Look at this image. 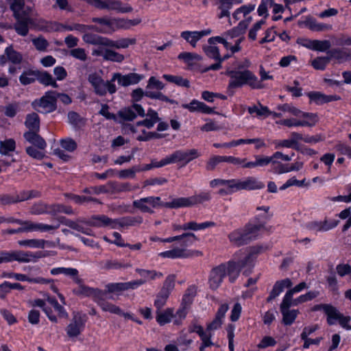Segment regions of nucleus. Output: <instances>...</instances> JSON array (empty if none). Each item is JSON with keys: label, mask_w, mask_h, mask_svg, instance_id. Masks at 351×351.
<instances>
[{"label": "nucleus", "mask_w": 351, "mask_h": 351, "mask_svg": "<svg viewBox=\"0 0 351 351\" xmlns=\"http://www.w3.org/2000/svg\"><path fill=\"white\" fill-rule=\"evenodd\" d=\"M263 250L262 245H256L236 252L233 258L227 261L230 283H234L241 272L245 276L252 274L257 257Z\"/></svg>", "instance_id": "nucleus-1"}, {"label": "nucleus", "mask_w": 351, "mask_h": 351, "mask_svg": "<svg viewBox=\"0 0 351 351\" xmlns=\"http://www.w3.org/2000/svg\"><path fill=\"white\" fill-rule=\"evenodd\" d=\"M239 65L237 69H228L225 75L229 77L227 93L229 96L234 94V90L248 86L252 89H263V84L258 81V77L249 69H243Z\"/></svg>", "instance_id": "nucleus-2"}, {"label": "nucleus", "mask_w": 351, "mask_h": 351, "mask_svg": "<svg viewBox=\"0 0 351 351\" xmlns=\"http://www.w3.org/2000/svg\"><path fill=\"white\" fill-rule=\"evenodd\" d=\"M259 226L252 225L248 221L243 227L237 228L230 232L228 238L231 244L236 247H241L250 243L258 238Z\"/></svg>", "instance_id": "nucleus-3"}, {"label": "nucleus", "mask_w": 351, "mask_h": 351, "mask_svg": "<svg viewBox=\"0 0 351 351\" xmlns=\"http://www.w3.org/2000/svg\"><path fill=\"white\" fill-rule=\"evenodd\" d=\"M199 156H200V154L196 149H187L186 151L176 150L160 161H155V168L162 167L169 164L179 162H183L185 165Z\"/></svg>", "instance_id": "nucleus-4"}, {"label": "nucleus", "mask_w": 351, "mask_h": 351, "mask_svg": "<svg viewBox=\"0 0 351 351\" xmlns=\"http://www.w3.org/2000/svg\"><path fill=\"white\" fill-rule=\"evenodd\" d=\"M87 223L89 226L98 228L109 227L112 229H121L132 225V221L126 218L112 219L101 215L93 216L88 220Z\"/></svg>", "instance_id": "nucleus-5"}, {"label": "nucleus", "mask_w": 351, "mask_h": 351, "mask_svg": "<svg viewBox=\"0 0 351 351\" xmlns=\"http://www.w3.org/2000/svg\"><path fill=\"white\" fill-rule=\"evenodd\" d=\"M46 302L52 306L60 317H67L68 314L65 311L64 307L58 304L57 300L51 297H48L45 300L42 299H34L29 301V305L32 307H39L43 309L48 318L53 322H57V318L53 315L50 309L47 307Z\"/></svg>", "instance_id": "nucleus-6"}, {"label": "nucleus", "mask_w": 351, "mask_h": 351, "mask_svg": "<svg viewBox=\"0 0 351 351\" xmlns=\"http://www.w3.org/2000/svg\"><path fill=\"white\" fill-rule=\"evenodd\" d=\"M176 278V276L174 274H169L166 277L161 289L156 295L155 307L158 310L166 304L171 293L174 289Z\"/></svg>", "instance_id": "nucleus-7"}, {"label": "nucleus", "mask_w": 351, "mask_h": 351, "mask_svg": "<svg viewBox=\"0 0 351 351\" xmlns=\"http://www.w3.org/2000/svg\"><path fill=\"white\" fill-rule=\"evenodd\" d=\"M228 276L230 282V274L228 273V265L227 262L214 267L210 271L208 276V285L211 290H217L222 284L224 278Z\"/></svg>", "instance_id": "nucleus-8"}, {"label": "nucleus", "mask_w": 351, "mask_h": 351, "mask_svg": "<svg viewBox=\"0 0 351 351\" xmlns=\"http://www.w3.org/2000/svg\"><path fill=\"white\" fill-rule=\"evenodd\" d=\"M88 82L94 88L95 93L99 95H105L107 92L113 94L117 88L112 80L105 82L98 73H90L88 77Z\"/></svg>", "instance_id": "nucleus-9"}, {"label": "nucleus", "mask_w": 351, "mask_h": 351, "mask_svg": "<svg viewBox=\"0 0 351 351\" xmlns=\"http://www.w3.org/2000/svg\"><path fill=\"white\" fill-rule=\"evenodd\" d=\"M56 92L49 91L39 99L34 100L32 107L39 112L48 113L56 109Z\"/></svg>", "instance_id": "nucleus-10"}, {"label": "nucleus", "mask_w": 351, "mask_h": 351, "mask_svg": "<svg viewBox=\"0 0 351 351\" xmlns=\"http://www.w3.org/2000/svg\"><path fill=\"white\" fill-rule=\"evenodd\" d=\"M162 258L176 259V258H189L192 257H198L203 256V253L199 250H185L180 249L178 246L173 247L159 254Z\"/></svg>", "instance_id": "nucleus-11"}, {"label": "nucleus", "mask_w": 351, "mask_h": 351, "mask_svg": "<svg viewBox=\"0 0 351 351\" xmlns=\"http://www.w3.org/2000/svg\"><path fill=\"white\" fill-rule=\"evenodd\" d=\"M48 255L45 252H23V251H11L10 256L11 262L16 261L21 263L36 262L40 258L45 257Z\"/></svg>", "instance_id": "nucleus-12"}, {"label": "nucleus", "mask_w": 351, "mask_h": 351, "mask_svg": "<svg viewBox=\"0 0 351 351\" xmlns=\"http://www.w3.org/2000/svg\"><path fill=\"white\" fill-rule=\"evenodd\" d=\"M86 319V315L80 313L73 314L71 323L66 328V333L70 337L78 336L84 328Z\"/></svg>", "instance_id": "nucleus-13"}, {"label": "nucleus", "mask_w": 351, "mask_h": 351, "mask_svg": "<svg viewBox=\"0 0 351 351\" xmlns=\"http://www.w3.org/2000/svg\"><path fill=\"white\" fill-rule=\"evenodd\" d=\"M199 239L193 232H184L180 235L175 237H170L162 240L165 243H171L173 241H178L180 249H184L185 250H189L187 249L189 247L192 246L195 241H198Z\"/></svg>", "instance_id": "nucleus-14"}, {"label": "nucleus", "mask_w": 351, "mask_h": 351, "mask_svg": "<svg viewBox=\"0 0 351 351\" xmlns=\"http://www.w3.org/2000/svg\"><path fill=\"white\" fill-rule=\"evenodd\" d=\"M157 206L178 209L181 208L192 207L190 197H177L173 199L171 202H163L160 200L159 197H155V208Z\"/></svg>", "instance_id": "nucleus-15"}, {"label": "nucleus", "mask_w": 351, "mask_h": 351, "mask_svg": "<svg viewBox=\"0 0 351 351\" xmlns=\"http://www.w3.org/2000/svg\"><path fill=\"white\" fill-rule=\"evenodd\" d=\"M17 20L16 23L14 25V28L16 33L22 36L27 35L29 32L28 25H31L38 29V19H34L29 17L28 15L20 16L15 17Z\"/></svg>", "instance_id": "nucleus-16"}, {"label": "nucleus", "mask_w": 351, "mask_h": 351, "mask_svg": "<svg viewBox=\"0 0 351 351\" xmlns=\"http://www.w3.org/2000/svg\"><path fill=\"white\" fill-rule=\"evenodd\" d=\"M234 181L237 192L242 190L253 191L262 189L265 187V184L263 182L252 176L246 178L244 180L234 179Z\"/></svg>", "instance_id": "nucleus-17"}, {"label": "nucleus", "mask_w": 351, "mask_h": 351, "mask_svg": "<svg viewBox=\"0 0 351 351\" xmlns=\"http://www.w3.org/2000/svg\"><path fill=\"white\" fill-rule=\"evenodd\" d=\"M209 185L211 188H215L219 186H226V188H221L217 192L220 196L229 195L237 192L234 179L225 180L215 178L210 181Z\"/></svg>", "instance_id": "nucleus-18"}, {"label": "nucleus", "mask_w": 351, "mask_h": 351, "mask_svg": "<svg viewBox=\"0 0 351 351\" xmlns=\"http://www.w3.org/2000/svg\"><path fill=\"white\" fill-rule=\"evenodd\" d=\"M339 220L325 219L324 221H313L306 224V228L315 232H327L337 227Z\"/></svg>", "instance_id": "nucleus-19"}, {"label": "nucleus", "mask_w": 351, "mask_h": 351, "mask_svg": "<svg viewBox=\"0 0 351 351\" xmlns=\"http://www.w3.org/2000/svg\"><path fill=\"white\" fill-rule=\"evenodd\" d=\"M350 320V316H345L335 306L326 322L328 326L335 325L338 322L342 328L350 330L351 326L349 324Z\"/></svg>", "instance_id": "nucleus-20"}, {"label": "nucleus", "mask_w": 351, "mask_h": 351, "mask_svg": "<svg viewBox=\"0 0 351 351\" xmlns=\"http://www.w3.org/2000/svg\"><path fill=\"white\" fill-rule=\"evenodd\" d=\"M292 285L293 282L289 278H286L280 280H277L274 283L272 289L269 293L268 297L266 298V302H271L278 296H279L285 289H289L292 287Z\"/></svg>", "instance_id": "nucleus-21"}, {"label": "nucleus", "mask_w": 351, "mask_h": 351, "mask_svg": "<svg viewBox=\"0 0 351 351\" xmlns=\"http://www.w3.org/2000/svg\"><path fill=\"white\" fill-rule=\"evenodd\" d=\"M292 285L293 282L289 278H286L280 280H277L274 283L272 289L269 293L268 297L266 298V302H271L278 296H279L285 289H289L292 287Z\"/></svg>", "instance_id": "nucleus-22"}, {"label": "nucleus", "mask_w": 351, "mask_h": 351, "mask_svg": "<svg viewBox=\"0 0 351 351\" xmlns=\"http://www.w3.org/2000/svg\"><path fill=\"white\" fill-rule=\"evenodd\" d=\"M98 294L99 297L95 302L104 311L117 315L122 313V311L119 306L107 301L108 299L111 298L107 292L102 291Z\"/></svg>", "instance_id": "nucleus-23"}, {"label": "nucleus", "mask_w": 351, "mask_h": 351, "mask_svg": "<svg viewBox=\"0 0 351 351\" xmlns=\"http://www.w3.org/2000/svg\"><path fill=\"white\" fill-rule=\"evenodd\" d=\"M182 107L184 109H187L191 112H197L206 114H217L215 111V108H211L204 102L199 101L195 99H193L189 104H182Z\"/></svg>", "instance_id": "nucleus-24"}, {"label": "nucleus", "mask_w": 351, "mask_h": 351, "mask_svg": "<svg viewBox=\"0 0 351 351\" xmlns=\"http://www.w3.org/2000/svg\"><path fill=\"white\" fill-rule=\"evenodd\" d=\"M107 46L98 47L93 52V55L102 56L104 59L114 62H121L124 57L123 55L112 50Z\"/></svg>", "instance_id": "nucleus-25"}, {"label": "nucleus", "mask_w": 351, "mask_h": 351, "mask_svg": "<svg viewBox=\"0 0 351 351\" xmlns=\"http://www.w3.org/2000/svg\"><path fill=\"white\" fill-rule=\"evenodd\" d=\"M143 283V281L141 280H133L127 282L111 283L106 286V289L108 293L119 292L128 289H134Z\"/></svg>", "instance_id": "nucleus-26"}, {"label": "nucleus", "mask_w": 351, "mask_h": 351, "mask_svg": "<svg viewBox=\"0 0 351 351\" xmlns=\"http://www.w3.org/2000/svg\"><path fill=\"white\" fill-rule=\"evenodd\" d=\"M330 60H335L339 63L351 60V49L350 48H332L327 51Z\"/></svg>", "instance_id": "nucleus-27"}, {"label": "nucleus", "mask_w": 351, "mask_h": 351, "mask_svg": "<svg viewBox=\"0 0 351 351\" xmlns=\"http://www.w3.org/2000/svg\"><path fill=\"white\" fill-rule=\"evenodd\" d=\"M144 110L138 104H134L131 107L123 108L119 111V116L125 121H132L137 114L144 116Z\"/></svg>", "instance_id": "nucleus-28"}, {"label": "nucleus", "mask_w": 351, "mask_h": 351, "mask_svg": "<svg viewBox=\"0 0 351 351\" xmlns=\"http://www.w3.org/2000/svg\"><path fill=\"white\" fill-rule=\"evenodd\" d=\"M141 80V77L136 73H129L125 75L114 73L112 77V81L117 80L119 84L123 86L137 84Z\"/></svg>", "instance_id": "nucleus-29"}, {"label": "nucleus", "mask_w": 351, "mask_h": 351, "mask_svg": "<svg viewBox=\"0 0 351 351\" xmlns=\"http://www.w3.org/2000/svg\"><path fill=\"white\" fill-rule=\"evenodd\" d=\"M91 21L99 25V26H93L92 29L99 32L107 33L112 30L113 19L108 17H94Z\"/></svg>", "instance_id": "nucleus-30"}, {"label": "nucleus", "mask_w": 351, "mask_h": 351, "mask_svg": "<svg viewBox=\"0 0 351 351\" xmlns=\"http://www.w3.org/2000/svg\"><path fill=\"white\" fill-rule=\"evenodd\" d=\"M38 29L47 32H64L67 31V25L57 22H47L43 19H38Z\"/></svg>", "instance_id": "nucleus-31"}, {"label": "nucleus", "mask_w": 351, "mask_h": 351, "mask_svg": "<svg viewBox=\"0 0 351 351\" xmlns=\"http://www.w3.org/2000/svg\"><path fill=\"white\" fill-rule=\"evenodd\" d=\"M242 0H221L220 4L218 6V10H220V12L218 14L217 16L219 19H223L224 17L230 16V10H231L233 7L234 4H240L242 3Z\"/></svg>", "instance_id": "nucleus-32"}, {"label": "nucleus", "mask_w": 351, "mask_h": 351, "mask_svg": "<svg viewBox=\"0 0 351 351\" xmlns=\"http://www.w3.org/2000/svg\"><path fill=\"white\" fill-rule=\"evenodd\" d=\"M52 275L64 274L73 279L75 283H80L81 278L78 276V271L75 268L71 267H56L51 270Z\"/></svg>", "instance_id": "nucleus-33"}, {"label": "nucleus", "mask_w": 351, "mask_h": 351, "mask_svg": "<svg viewBox=\"0 0 351 351\" xmlns=\"http://www.w3.org/2000/svg\"><path fill=\"white\" fill-rule=\"evenodd\" d=\"M141 23V19H115L113 18L112 30L114 31L117 29H130L133 26L137 25Z\"/></svg>", "instance_id": "nucleus-34"}, {"label": "nucleus", "mask_w": 351, "mask_h": 351, "mask_svg": "<svg viewBox=\"0 0 351 351\" xmlns=\"http://www.w3.org/2000/svg\"><path fill=\"white\" fill-rule=\"evenodd\" d=\"M306 26L311 31L313 32H323L326 30H331L332 28V25L319 23L313 17H308L305 21Z\"/></svg>", "instance_id": "nucleus-35"}, {"label": "nucleus", "mask_w": 351, "mask_h": 351, "mask_svg": "<svg viewBox=\"0 0 351 351\" xmlns=\"http://www.w3.org/2000/svg\"><path fill=\"white\" fill-rule=\"evenodd\" d=\"M37 132H27L24 134V138L31 144L36 146L39 149H45L47 143L45 140L36 133Z\"/></svg>", "instance_id": "nucleus-36"}, {"label": "nucleus", "mask_w": 351, "mask_h": 351, "mask_svg": "<svg viewBox=\"0 0 351 351\" xmlns=\"http://www.w3.org/2000/svg\"><path fill=\"white\" fill-rule=\"evenodd\" d=\"M18 243L21 246H24L30 248H44L46 244L48 246H55V244L43 239H25L20 240Z\"/></svg>", "instance_id": "nucleus-37"}, {"label": "nucleus", "mask_w": 351, "mask_h": 351, "mask_svg": "<svg viewBox=\"0 0 351 351\" xmlns=\"http://www.w3.org/2000/svg\"><path fill=\"white\" fill-rule=\"evenodd\" d=\"M173 317L174 309L173 308H167L162 311L157 310L156 320L160 326H164L170 323Z\"/></svg>", "instance_id": "nucleus-38"}, {"label": "nucleus", "mask_w": 351, "mask_h": 351, "mask_svg": "<svg viewBox=\"0 0 351 351\" xmlns=\"http://www.w3.org/2000/svg\"><path fill=\"white\" fill-rule=\"evenodd\" d=\"M255 160L247 162L244 167L252 169L255 168L256 167H265L268 165L269 163H272L274 165L276 163V160H272L271 156H262L260 155H256L254 156Z\"/></svg>", "instance_id": "nucleus-39"}, {"label": "nucleus", "mask_w": 351, "mask_h": 351, "mask_svg": "<svg viewBox=\"0 0 351 351\" xmlns=\"http://www.w3.org/2000/svg\"><path fill=\"white\" fill-rule=\"evenodd\" d=\"M77 284L78 285V287L74 291L76 294L84 296H92L93 297L95 301H96L99 297L98 293L102 292V291L93 289L86 287L82 283V279L80 283Z\"/></svg>", "instance_id": "nucleus-40"}, {"label": "nucleus", "mask_w": 351, "mask_h": 351, "mask_svg": "<svg viewBox=\"0 0 351 351\" xmlns=\"http://www.w3.org/2000/svg\"><path fill=\"white\" fill-rule=\"evenodd\" d=\"M260 108L254 105L247 108V112L250 114H256L258 118H266L271 115V110L267 106H263L260 102L258 103Z\"/></svg>", "instance_id": "nucleus-41"}, {"label": "nucleus", "mask_w": 351, "mask_h": 351, "mask_svg": "<svg viewBox=\"0 0 351 351\" xmlns=\"http://www.w3.org/2000/svg\"><path fill=\"white\" fill-rule=\"evenodd\" d=\"M138 125L143 126L145 128L141 129V131L142 132L143 134L139 136L138 139L141 141H146L151 138L152 136V132L150 131V130L154 125L152 117H151L149 119H145L143 122L138 123Z\"/></svg>", "instance_id": "nucleus-42"}, {"label": "nucleus", "mask_w": 351, "mask_h": 351, "mask_svg": "<svg viewBox=\"0 0 351 351\" xmlns=\"http://www.w3.org/2000/svg\"><path fill=\"white\" fill-rule=\"evenodd\" d=\"M25 125L29 130V131L38 132L40 128V120L38 115L35 112L28 114L26 116Z\"/></svg>", "instance_id": "nucleus-43"}, {"label": "nucleus", "mask_w": 351, "mask_h": 351, "mask_svg": "<svg viewBox=\"0 0 351 351\" xmlns=\"http://www.w3.org/2000/svg\"><path fill=\"white\" fill-rule=\"evenodd\" d=\"M133 204L142 212H151L154 208V199L152 197L143 198L134 201Z\"/></svg>", "instance_id": "nucleus-44"}, {"label": "nucleus", "mask_w": 351, "mask_h": 351, "mask_svg": "<svg viewBox=\"0 0 351 351\" xmlns=\"http://www.w3.org/2000/svg\"><path fill=\"white\" fill-rule=\"evenodd\" d=\"M136 40L134 38H122L118 40H112L107 39L106 46L109 47H114L117 49L127 48L131 45L134 44Z\"/></svg>", "instance_id": "nucleus-45"}, {"label": "nucleus", "mask_w": 351, "mask_h": 351, "mask_svg": "<svg viewBox=\"0 0 351 351\" xmlns=\"http://www.w3.org/2000/svg\"><path fill=\"white\" fill-rule=\"evenodd\" d=\"M5 56L7 57L8 61L12 64H20L23 60L22 54L14 50L12 45L5 48L4 51Z\"/></svg>", "instance_id": "nucleus-46"}, {"label": "nucleus", "mask_w": 351, "mask_h": 351, "mask_svg": "<svg viewBox=\"0 0 351 351\" xmlns=\"http://www.w3.org/2000/svg\"><path fill=\"white\" fill-rule=\"evenodd\" d=\"M83 40L88 44L96 45L98 47L106 46L107 38L98 36L95 34L86 33L84 34Z\"/></svg>", "instance_id": "nucleus-47"}, {"label": "nucleus", "mask_w": 351, "mask_h": 351, "mask_svg": "<svg viewBox=\"0 0 351 351\" xmlns=\"http://www.w3.org/2000/svg\"><path fill=\"white\" fill-rule=\"evenodd\" d=\"M24 5V0H13V2L11 5V9L14 12V15L15 17L28 15L29 9L25 8Z\"/></svg>", "instance_id": "nucleus-48"}, {"label": "nucleus", "mask_w": 351, "mask_h": 351, "mask_svg": "<svg viewBox=\"0 0 351 351\" xmlns=\"http://www.w3.org/2000/svg\"><path fill=\"white\" fill-rule=\"evenodd\" d=\"M282 315V323L285 326H291L300 314L298 309H291L280 311Z\"/></svg>", "instance_id": "nucleus-49"}, {"label": "nucleus", "mask_w": 351, "mask_h": 351, "mask_svg": "<svg viewBox=\"0 0 351 351\" xmlns=\"http://www.w3.org/2000/svg\"><path fill=\"white\" fill-rule=\"evenodd\" d=\"M37 77L38 71L29 69L23 72L19 77V81L23 85H27L34 82Z\"/></svg>", "instance_id": "nucleus-50"}, {"label": "nucleus", "mask_w": 351, "mask_h": 351, "mask_svg": "<svg viewBox=\"0 0 351 351\" xmlns=\"http://www.w3.org/2000/svg\"><path fill=\"white\" fill-rule=\"evenodd\" d=\"M192 206L197 204H203L205 202H209L211 199V193L210 191H202L198 194L190 196Z\"/></svg>", "instance_id": "nucleus-51"}, {"label": "nucleus", "mask_w": 351, "mask_h": 351, "mask_svg": "<svg viewBox=\"0 0 351 351\" xmlns=\"http://www.w3.org/2000/svg\"><path fill=\"white\" fill-rule=\"evenodd\" d=\"M330 62L329 55L326 56H318L311 61V66L318 71H324Z\"/></svg>", "instance_id": "nucleus-52"}, {"label": "nucleus", "mask_w": 351, "mask_h": 351, "mask_svg": "<svg viewBox=\"0 0 351 351\" xmlns=\"http://www.w3.org/2000/svg\"><path fill=\"white\" fill-rule=\"evenodd\" d=\"M164 79L167 82L175 84L181 87L189 88L190 86V82L187 79L183 78L181 76L172 75L165 74L163 75Z\"/></svg>", "instance_id": "nucleus-53"}, {"label": "nucleus", "mask_w": 351, "mask_h": 351, "mask_svg": "<svg viewBox=\"0 0 351 351\" xmlns=\"http://www.w3.org/2000/svg\"><path fill=\"white\" fill-rule=\"evenodd\" d=\"M190 308L184 306L180 305L178 309L174 313L173 324L176 326H180L182 324V322L186 317Z\"/></svg>", "instance_id": "nucleus-54"}, {"label": "nucleus", "mask_w": 351, "mask_h": 351, "mask_svg": "<svg viewBox=\"0 0 351 351\" xmlns=\"http://www.w3.org/2000/svg\"><path fill=\"white\" fill-rule=\"evenodd\" d=\"M310 103H314L317 106L325 104V94L319 91H310L306 93Z\"/></svg>", "instance_id": "nucleus-55"}, {"label": "nucleus", "mask_w": 351, "mask_h": 351, "mask_svg": "<svg viewBox=\"0 0 351 351\" xmlns=\"http://www.w3.org/2000/svg\"><path fill=\"white\" fill-rule=\"evenodd\" d=\"M180 36L193 47H195L197 41L200 40L197 31H184Z\"/></svg>", "instance_id": "nucleus-56"}, {"label": "nucleus", "mask_w": 351, "mask_h": 351, "mask_svg": "<svg viewBox=\"0 0 351 351\" xmlns=\"http://www.w3.org/2000/svg\"><path fill=\"white\" fill-rule=\"evenodd\" d=\"M40 83L45 86H52L53 87H57V83L53 77L47 72L39 73L38 72L37 79Z\"/></svg>", "instance_id": "nucleus-57"}, {"label": "nucleus", "mask_w": 351, "mask_h": 351, "mask_svg": "<svg viewBox=\"0 0 351 351\" xmlns=\"http://www.w3.org/2000/svg\"><path fill=\"white\" fill-rule=\"evenodd\" d=\"M51 206H47L43 202H38L32 206L30 213L32 215H41L43 213L51 214Z\"/></svg>", "instance_id": "nucleus-58"}, {"label": "nucleus", "mask_w": 351, "mask_h": 351, "mask_svg": "<svg viewBox=\"0 0 351 351\" xmlns=\"http://www.w3.org/2000/svg\"><path fill=\"white\" fill-rule=\"evenodd\" d=\"M221 162H225L224 156L214 155L211 156L206 162V169L208 171H213Z\"/></svg>", "instance_id": "nucleus-59"}, {"label": "nucleus", "mask_w": 351, "mask_h": 351, "mask_svg": "<svg viewBox=\"0 0 351 351\" xmlns=\"http://www.w3.org/2000/svg\"><path fill=\"white\" fill-rule=\"evenodd\" d=\"M15 141L12 139H8L0 142V153L3 155H8L10 152L15 149Z\"/></svg>", "instance_id": "nucleus-60"}, {"label": "nucleus", "mask_w": 351, "mask_h": 351, "mask_svg": "<svg viewBox=\"0 0 351 351\" xmlns=\"http://www.w3.org/2000/svg\"><path fill=\"white\" fill-rule=\"evenodd\" d=\"M334 306L331 304H315L311 308V312H316L319 311H323L325 315L326 316V319L329 317L330 315L331 314Z\"/></svg>", "instance_id": "nucleus-61"}, {"label": "nucleus", "mask_w": 351, "mask_h": 351, "mask_svg": "<svg viewBox=\"0 0 351 351\" xmlns=\"http://www.w3.org/2000/svg\"><path fill=\"white\" fill-rule=\"evenodd\" d=\"M331 43L328 40H315L313 51L326 52L330 49Z\"/></svg>", "instance_id": "nucleus-62"}, {"label": "nucleus", "mask_w": 351, "mask_h": 351, "mask_svg": "<svg viewBox=\"0 0 351 351\" xmlns=\"http://www.w3.org/2000/svg\"><path fill=\"white\" fill-rule=\"evenodd\" d=\"M278 123L280 125L287 126L288 128L298 127V126L304 127L305 125H308L306 122H305L304 120H298L294 118L285 119L280 120L278 122Z\"/></svg>", "instance_id": "nucleus-63"}, {"label": "nucleus", "mask_w": 351, "mask_h": 351, "mask_svg": "<svg viewBox=\"0 0 351 351\" xmlns=\"http://www.w3.org/2000/svg\"><path fill=\"white\" fill-rule=\"evenodd\" d=\"M326 280L330 291L333 292L338 291V281L334 271L331 270L330 271V275L326 277Z\"/></svg>", "instance_id": "nucleus-64"}]
</instances>
